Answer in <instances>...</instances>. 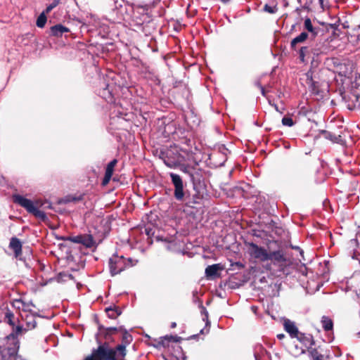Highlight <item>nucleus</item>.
<instances>
[{"instance_id":"nucleus-9","label":"nucleus","mask_w":360,"mask_h":360,"mask_svg":"<svg viewBox=\"0 0 360 360\" xmlns=\"http://www.w3.org/2000/svg\"><path fill=\"white\" fill-rule=\"evenodd\" d=\"M285 330L291 335L292 338L298 336V330L294 322L287 319L284 321Z\"/></svg>"},{"instance_id":"nucleus-5","label":"nucleus","mask_w":360,"mask_h":360,"mask_svg":"<svg viewBox=\"0 0 360 360\" xmlns=\"http://www.w3.org/2000/svg\"><path fill=\"white\" fill-rule=\"evenodd\" d=\"M16 351V344H14L13 347H0V352L4 359H5L8 354V359L7 360H23L21 356L15 355Z\"/></svg>"},{"instance_id":"nucleus-16","label":"nucleus","mask_w":360,"mask_h":360,"mask_svg":"<svg viewBox=\"0 0 360 360\" xmlns=\"http://www.w3.org/2000/svg\"><path fill=\"white\" fill-rule=\"evenodd\" d=\"M308 36L309 35L307 32H303L300 35L294 38L291 41L290 44L292 49H295L297 44L304 42L307 39Z\"/></svg>"},{"instance_id":"nucleus-27","label":"nucleus","mask_w":360,"mask_h":360,"mask_svg":"<svg viewBox=\"0 0 360 360\" xmlns=\"http://www.w3.org/2000/svg\"><path fill=\"white\" fill-rule=\"evenodd\" d=\"M58 4V1L55 0L52 4L47 6L44 13H49L53 8H54Z\"/></svg>"},{"instance_id":"nucleus-35","label":"nucleus","mask_w":360,"mask_h":360,"mask_svg":"<svg viewBox=\"0 0 360 360\" xmlns=\"http://www.w3.org/2000/svg\"><path fill=\"white\" fill-rule=\"evenodd\" d=\"M273 105L275 108L276 110L278 111V106L276 105Z\"/></svg>"},{"instance_id":"nucleus-12","label":"nucleus","mask_w":360,"mask_h":360,"mask_svg":"<svg viewBox=\"0 0 360 360\" xmlns=\"http://www.w3.org/2000/svg\"><path fill=\"white\" fill-rule=\"evenodd\" d=\"M181 161L182 158L180 155H175L172 158H169L168 155L167 156V158L164 160L165 165L170 168L175 167Z\"/></svg>"},{"instance_id":"nucleus-8","label":"nucleus","mask_w":360,"mask_h":360,"mask_svg":"<svg viewBox=\"0 0 360 360\" xmlns=\"http://www.w3.org/2000/svg\"><path fill=\"white\" fill-rule=\"evenodd\" d=\"M22 326H17L15 329H13V333H11L9 335L6 337V341L8 343H9V345L8 347H13L14 344H16L17 349H18V344L16 339V336L21 334L22 332Z\"/></svg>"},{"instance_id":"nucleus-6","label":"nucleus","mask_w":360,"mask_h":360,"mask_svg":"<svg viewBox=\"0 0 360 360\" xmlns=\"http://www.w3.org/2000/svg\"><path fill=\"white\" fill-rule=\"evenodd\" d=\"M72 242L76 243H81L86 248H91L94 245L93 238L90 235L77 236L70 239Z\"/></svg>"},{"instance_id":"nucleus-24","label":"nucleus","mask_w":360,"mask_h":360,"mask_svg":"<svg viewBox=\"0 0 360 360\" xmlns=\"http://www.w3.org/2000/svg\"><path fill=\"white\" fill-rule=\"evenodd\" d=\"M46 22V17L45 15L44 12H43L37 20V25L39 27H43Z\"/></svg>"},{"instance_id":"nucleus-1","label":"nucleus","mask_w":360,"mask_h":360,"mask_svg":"<svg viewBox=\"0 0 360 360\" xmlns=\"http://www.w3.org/2000/svg\"><path fill=\"white\" fill-rule=\"evenodd\" d=\"M13 202L20 205L21 207L25 208L29 213L32 214L36 217L44 220L46 218V214L39 210L38 207L40 205L39 201L35 202H32L20 195H14L13 196Z\"/></svg>"},{"instance_id":"nucleus-25","label":"nucleus","mask_w":360,"mask_h":360,"mask_svg":"<svg viewBox=\"0 0 360 360\" xmlns=\"http://www.w3.org/2000/svg\"><path fill=\"white\" fill-rule=\"evenodd\" d=\"M282 124L287 127H292L294 125V122L291 117H284L282 119Z\"/></svg>"},{"instance_id":"nucleus-30","label":"nucleus","mask_w":360,"mask_h":360,"mask_svg":"<svg viewBox=\"0 0 360 360\" xmlns=\"http://www.w3.org/2000/svg\"><path fill=\"white\" fill-rule=\"evenodd\" d=\"M116 163H117V160H113L110 162L108 163L107 167L114 169V167H115Z\"/></svg>"},{"instance_id":"nucleus-28","label":"nucleus","mask_w":360,"mask_h":360,"mask_svg":"<svg viewBox=\"0 0 360 360\" xmlns=\"http://www.w3.org/2000/svg\"><path fill=\"white\" fill-rule=\"evenodd\" d=\"M264 11L269 13H274L277 11V9L276 7H272V6H269L268 5H265Z\"/></svg>"},{"instance_id":"nucleus-22","label":"nucleus","mask_w":360,"mask_h":360,"mask_svg":"<svg viewBox=\"0 0 360 360\" xmlns=\"http://www.w3.org/2000/svg\"><path fill=\"white\" fill-rule=\"evenodd\" d=\"M106 313L110 319H116L120 314V312H119L117 309L112 308L106 309Z\"/></svg>"},{"instance_id":"nucleus-32","label":"nucleus","mask_w":360,"mask_h":360,"mask_svg":"<svg viewBox=\"0 0 360 360\" xmlns=\"http://www.w3.org/2000/svg\"><path fill=\"white\" fill-rule=\"evenodd\" d=\"M110 179H111V176L105 175L103 180V185L108 184L110 180Z\"/></svg>"},{"instance_id":"nucleus-18","label":"nucleus","mask_w":360,"mask_h":360,"mask_svg":"<svg viewBox=\"0 0 360 360\" xmlns=\"http://www.w3.org/2000/svg\"><path fill=\"white\" fill-rule=\"evenodd\" d=\"M221 269L219 264H213L208 266L205 269V274L207 276H215L218 271Z\"/></svg>"},{"instance_id":"nucleus-14","label":"nucleus","mask_w":360,"mask_h":360,"mask_svg":"<svg viewBox=\"0 0 360 360\" xmlns=\"http://www.w3.org/2000/svg\"><path fill=\"white\" fill-rule=\"evenodd\" d=\"M304 29L311 34V37H314L318 34L319 29L318 27H314L312 25L311 21L309 18H307L304 20Z\"/></svg>"},{"instance_id":"nucleus-23","label":"nucleus","mask_w":360,"mask_h":360,"mask_svg":"<svg viewBox=\"0 0 360 360\" xmlns=\"http://www.w3.org/2000/svg\"><path fill=\"white\" fill-rule=\"evenodd\" d=\"M310 356L312 360H324V356L322 354H319L316 349H312L309 351Z\"/></svg>"},{"instance_id":"nucleus-33","label":"nucleus","mask_w":360,"mask_h":360,"mask_svg":"<svg viewBox=\"0 0 360 360\" xmlns=\"http://www.w3.org/2000/svg\"><path fill=\"white\" fill-rule=\"evenodd\" d=\"M285 337L284 334H278L277 335V338L280 340L283 339Z\"/></svg>"},{"instance_id":"nucleus-31","label":"nucleus","mask_w":360,"mask_h":360,"mask_svg":"<svg viewBox=\"0 0 360 360\" xmlns=\"http://www.w3.org/2000/svg\"><path fill=\"white\" fill-rule=\"evenodd\" d=\"M113 170H114L113 169H110V168L106 167L105 175L110 176L112 177V173H113Z\"/></svg>"},{"instance_id":"nucleus-38","label":"nucleus","mask_w":360,"mask_h":360,"mask_svg":"<svg viewBox=\"0 0 360 360\" xmlns=\"http://www.w3.org/2000/svg\"><path fill=\"white\" fill-rule=\"evenodd\" d=\"M170 153H172V150H170V152H168V153H167V155H169V158H171V157H170Z\"/></svg>"},{"instance_id":"nucleus-11","label":"nucleus","mask_w":360,"mask_h":360,"mask_svg":"<svg viewBox=\"0 0 360 360\" xmlns=\"http://www.w3.org/2000/svg\"><path fill=\"white\" fill-rule=\"evenodd\" d=\"M349 284L354 288L358 297H360V273L354 274L349 281Z\"/></svg>"},{"instance_id":"nucleus-21","label":"nucleus","mask_w":360,"mask_h":360,"mask_svg":"<svg viewBox=\"0 0 360 360\" xmlns=\"http://www.w3.org/2000/svg\"><path fill=\"white\" fill-rule=\"evenodd\" d=\"M14 315L9 310H6L5 313V321L7 322L11 326H14Z\"/></svg>"},{"instance_id":"nucleus-37","label":"nucleus","mask_w":360,"mask_h":360,"mask_svg":"<svg viewBox=\"0 0 360 360\" xmlns=\"http://www.w3.org/2000/svg\"><path fill=\"white\" fill-rule=\"evenodd\" d=\"M324 1H325V0H319V2H320V4H321V5H323V4Z\"/></svg>"},{"instance_id":"nucleus-4","label":"nucleus","mask_w":360,"mask_h":360,"mask_svg":"<svg viewBox=\"0 0 360 360\" xmlns=\"http://www.w3.org/2000/svg\"><path fill=\"white\" fill-rule=\"evenodd\" d=\"M172 184L174 186V197L178 200H182L184 197V184L181 176L174 173H170Z\"/></svg>"},{"instance_id":"nucleus-10","label":"nucleus","mask_w":360,"mask_h":360,"mask_svg":"<svg viewBox=\"0 0 360 360\" xmlns=\"http://www.w3.org/2000/svg\"><path fill=\"white\" fill-rule=\"evenodd\" d=\"M9 246L14 251L15 257H18L21 255L22 244L18 238H12Z\"/></svg>"},{"instance_id":"nucleus-13","label":"nucleus","mask_w":360,"mask_h":360,"mask_svg":"<svg viewBox=\"0 0 360 360\" xmlns=\"http://www.w3.org/2000/svg\"><path fill=\"white\" fill-rule=\"evenodd\" d=\"M69 32V29L60 24L53 26L51 28V34L56 37H60L64 32Z\"/></svg>"},{"instance_id":"nucleus-3","label":"nucleus","mask_w":360,"mask_h":360,"mask_svg":"<svg viewBox=\"0 0 360 360\" xmlns=\"http://www.w3.org/2000/svg\"><path fill=\"white\" fill-rule=\"evenodd\" d=\"M247 252L252 259H257L259 262L268 261L267 250L253 243L247 244Z\"/></svg>"},{"instance_id":"nucleus-34","label":"nucleus","mask_w":360,"mask_h":360,"mask_svg":"<svg viewBox=\"0 0 360 360\" xmlns=\"http://www.w3.org/2000/svg\"><path fill=\"white\" fill-rule=\"evenodd\" d=\"M176 326V323L175 322L172 323V324H171V327H172V328H175Z\"/></svg>"},{"instance_id":"nucleus-29","label":"nucleus","mask_w":360,"mask_h":360,"mask_svg":"<svg viewBox=\"0 0 360 360\" xmlns=\"http://www.w3.org/2000/svg\"><path fill=\"white\" fill-rule=\"evenodd\" d=\"M84 360H96V357L94 356L93 355L91 356H87L86 358H85ZM105 360H115L113 357H108L106 358Z\"/></svg>"},{"instance_id":"nucleus-15","label":"nucleus","mask_w":360,"mask_h":360,"mask_svg":"<svg viewBox=\"0 0 360 360\" xmlns=\"http://www.w3.org/2000/svg\"><path fill=\"white\" fill-rule=\"evenodd\" d=\"M296 338H297L300 342H302L307 347H310L314 345L313 338L311 335L298 334V336Z\"/></svg>"},{"instance_id":"nucleus-17","label":"nucleus","mask_w":360,"mask_h":360,"mask_svg":"<svg viewBox=\"0 0 360 360\" xmlns=\"http://www.w3.org/2000/svg\"><path fill=\"white\" fill-rule=\"evenodd\" d=\"M21 317L25 319L27 328L28 330L33 329L36 327L37 322L35 321L33 316H28L21 314Z\"/></svg>"},{"instance_id":"nucleus-19","label":"nucleus","mask_w":360,"mask_h":360,"mask_svg":"<svg viewBox=\"0 0 360 360\" xmlns=\"http://www.w3.org/2000/svg\"><path fill=\"white\" fill-rule=\"evenodd\" d=\"M322 326L325 330H330L333 328V321L330 319L323 316L321 319Z\"/></svg>"},{"instance_id":"nucleus-36","label":"nucleus","mask_w":360,"mask_h":360,"mask_svg":"<svg viewBox=\"0 0 360 360\" xmlns=\"http://www.w3.org/2000/svg\"><path fill=\"white\" fill-rule=\"evenodd\" d=\"M273 105L275 108L276 110L278 111V106L276 105Z\"/></svg>"},{"instance_id":"nucleus-7","label":"nucleus","mask_w":360,"mask_h":360,"mask_svg":"<svg viewBox=\"0 0 360 360\" xmlns=\"http://www.w3.org/2000/svg\"><path fill=\"white\" fill-rule=\"evenodd\" d=\"M268 260H271L274 264H282L286 261L283 251L276 250L267 254Z\"/></svg>"},{"instance_id":"nucleus-2","label":"nucleus","mask_w":360,"mask_h":360,"mask_svg":"<svg viewBox=\"0 0 360 360\" xmlns=\"http://www.w3.org/2000/svg\"><path fill=\"white\" fill-rule=\"evenodd\" d=\"M136 260L128 259L117 255H112L109 259L110 271L112 276L117 275L124 271L125 268L136 265Z\"/></svg>"},{"instance_id":"nucleus-20","label":"nucleus","mask_w":360,"mask_h":360,"mask_svg":"<svg viewBox=\"0 0 360 360\" xmlns=\"http://www.w3.org/2000/svg\"><path fill=\"white\" fill-rule=\"evenodd\" d=\"M15 306L16 307H18V309H21L22 308V310L25 313V312H27V311H30L32 309H31V307H33L32 305L31 304H26L20 301H15Z\"/></svg>"},{"instance_id":"nucleus-26","label":"nucleus","mask_w":360,"mask_h":360,"mask_svg":"<svg viewBox=\"0 0 360 360\" xmlns=\"http://www.w3.org/2000/svg\"><path fill=\"white\" fill-rule=\"evenodd\" d=\"M308 53V48L303 46L300 50V58L303 62L304 61V57Z\"/></svg>"}]
</instances>
